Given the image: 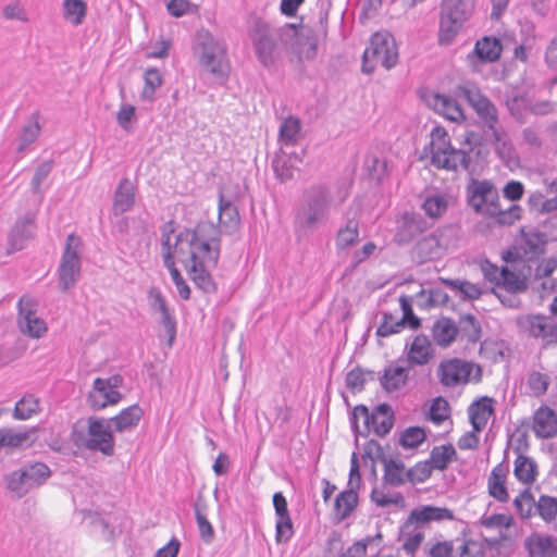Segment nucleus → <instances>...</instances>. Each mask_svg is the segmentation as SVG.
Returning a JSON list of instances; mask_svg holds the SVG:
<instances>
[{
    "instance_id": "obj_1",
    "label": "nucleus",
    "mask_w": 557,
    "mask_h": 557,
    "mask_svg": "<svg viewBox=\"0 0 557 557\" xmlns=\"http://www.w3.org/2000/svg\"><path fill=\"white\" fill-rule=\"evenodd\" d=\"M247 35L258 61L269 69L297 37V24L285 23L277 27L260 16L252 15L247 22Z\"/></svg>"
},
{
    "instance_id": "obj_2",
    "label": "nucleus",
    "mask_w": 557,
    "mask_h": 557,
    "mask_svg": "<svg viewBox=\"0 0 557 557\" xmlns=\"http://www.w3.org/2000/svg\"><path fill=\"white\" fill-rule=\"evenodd\" d=\"M221 227L210 221H199L193 227H185L177 234L185 250L180 249L181 262L218 267L221 255Z\"/></svg>"
},
{
    "instance_id": "obj_3",
    "label": "nucleus",
    "mask_w": 557,
    "mask_h": 557,
    "mask_svg": "<svg viewBox=\"0 0 557 557\" xmlns=\"http://www.w3.org/2000/svg\"><path fill=\"white\" fill-rule=\"evenodd\" d=\"M333 196L325 184L310 186L304 191L296 209L294 227L296 233L308 234L325 226L331 216Z\"/></svg>"
},
{
    "instance_id": "obj_4",
    "label": "nucleus",
    "mask_w": 557,
    "mask_h": 557,
    "mask_svg": "<svg viewBox=\"0 0 557 557\" xmlns=\"http://www.w3.org/2000/svg\"><path fill=\"white\" fill-rule=\"evenodd\" d=\"M468 203L476 213L495 219L499 225H512L520 219L521 208L511 205L503 210L499 205V195L495 186L488 181L473 180L467 187Z\"/></svg>"
},
{
    "instance_id": "obj_5",
    "label": "nucleus",
    "mask_w": 557,
    "mask_h": 557,
    "mask_svg": "<svg viewBox=\"0 0 557 557\" xmlns=\"http://www.w3.org/2000/svg\"><path fill=\"white\" fill-rule=\"evenodd\" d=\"M199 65L219 79L228 75L227 48L223 40L214 37L208 29L196 32L193 46Z\"/></svg>"
},
{
    "instance_id": "obj_6",
    "label": "nucleus",
    "mask_w": 557,
    "mask_h": 557,
    "mask_svg": "<svg viewBox=\"0 0 557 557\" xmlns=\"http://www.w3.org/2000/svg\"><path fill=\"white\" fill-rule=\"evenodd\" d=\"M389 445L383 446L375 440H369L363 446L361 455L362 460L366 458L379 459L383 465V487H399L408 482V469L398 454L389 453Z\"/></svg>"
},
{
    "instance_id": "obj_7",
    "label": "nucleus",
    "mask_w": 557,
    "mask_h": 557,
    "mask_svg": "<svg viewBox=\"0 0 557 557\" xmlns=\"http://www.w3.org/2000/svg\"><path fill=\"white\" fill-rule=\"evenodd\" d=\"M398 62V50L394 37L375 33L362 55L361 71L371 74L377 65L391 70Z\"/></svg>"
},
{
    "instance_id": "obj_8",
    "label": "nucleus",
    "mask_w": 557,
    "mask_h": 557,
    "mask_svg": "<svg viewBox=\"0 0 557 557\" xmlns=\"http://www.w3.org/2000/svg\"><path fill=\"white\" fill-rule=\"evenodd\" d=\"M455 94L471 106L487 128L492 131L495 140H499V134L496 129L498 112L494 103L475 85L466 84L458 86Z\"/></svg>"
},
{
    "instance_id": "obj_9",
    "label": "nucleus",
    "mask_w": 557,
    "mask_h": 557,
    "mask_svg": "<svg viewBox=\"0 0 557 557\" xmlns=\"http://www.w3.org/2000/svg\"><path fill=\"white\" fill-rule=\"evenodd\" d=\"M79 245L81 240L74 234L67 236L65 249L58 269L59 288L61 292H67L73 288L81 277Z\"/></svg>"
},
{
    "instance_id": "obj_10",
    "label": "nucleus",
    "mask_w": 557,
    "mask_h": 557,
    "mask_svg": "<svg viewBox=\"0 0 557 557\" xmlns=\"http://www.w3.org/2000/svg\"><path fill=\"white\" fill-rule=\"evenodd\" d=\"M475 368V374L473 376L474 382L482 380V368L479 364L472 362L451 358L443 360L437 369L440 382L447 387H455L459 384H466L470 381L472 370Z\"/></svg>"
},
{
    "instance_id": "obj_11",
    "label": "nucleus",
    "mask_w": 557,
    "mask_h": 557,
    "mask_svg": "<svg viewBox=\"0 0 557 557\" xmlns=\"http://www.w3.org/2000/svg\"><path fill=\"white\" fill-rule=\"evenodd\" d=\"M88 423V442L86 449L91 451H100L104 456L114 455V430L109 420L100 417H89Z\"/></svg>"
},
{
    "instance_id": "obj_12",
    "label": "nucleus",
    "mask_w": 557,
    "mask_h": 557,
    "mask_svg": "<svg viewBox=\"0 0 557 557\" xmlns=\"http://www.w3.org/2000/svg\"><path fill=\"white\" fill-rule=\"evenodd\" d=\"M519 329L530 337L541 338L543 347L557 344V324L542 314H527L517 321Z\"/></svg>"
},
{
    "instance_id": "obj_13",
    "label": "nucleus",
    "mask_w": 557,
    "mask_h": 557,
    "mask_svg": "<svg viewBox=\"0 0 557 557\" xmlns=\"http://www.w3.org/2000/svg\"><path fill=\"white\" fill-rule=\"evenodd\" d=\"M431 226L432 224L428 223L420 213L406 211L397 220L394 240L399 245H407Z\"/></svg>"
},
{
    "instance_id": "obj_14",
    "label": "nucleus",
    "mask_w": 557,
    "mask_h": 557,
    "mask_svg": "<svg viewBox=\"0 0 557 557\" xmlns=\"http://www.w3.org/2000/svg\"><path fill=\"white\" fill-rule=\"evenodd\" d=\"M18 325L23 334L39 338L47 332L46 322L37 317L35 305L30 300H18Z\"/></svg>"
},
{
    "instance_id": "obj_15",
    "label": "nucleus",
    "mask_w": 557,
    "mask_h": 557,
    "mask_svg": "<svg viewBox=\"0 0 557 557\" xmlns=\"http://www.w3.org/2000/svg\"><path fill=\"white\" fill-rule=\"evenodd\" d=\"M500 287L505 290L519 294L528 289V278L532 276V265L518 267V269L502 267L498 274Z\"/></svg>"
},
{
    "instance_id": "obj_16",
    "label": "nucleus",
    "mask_w": 557,
    "mask_h": 557,
    "mask_svg": "<svg viewBox=\"0 0 557 557\" xmlns=\"http://www.w3.org/2000/svg\"><path fill=\"white\" fill-rule=\"evenodd\" d=\"M35 216L32 213H26L25 216L13 225L8 236L7 252L13 253L24 248L26 240L30 239L35 228Z\"/></svg>"
},
{
    "instance_id": "obj_17",
    "label": "nucleus",
    "mask_w": 557,
    "mask_h": 557,
    "mask_svg": "<svg viewBox=\"0 0 557 557\" xmlns=\"http://www.w3.org/2000/svg\"><path fill=\"white\" fill-rule=\"evenodd\" d=\"M37 428L15 431L12 428L0 429V451L30 447L36 441Z\"/></svg>"
},
{
    "instance_id": "obj_18",
    "label": "nucleus",
    "mask_w": 557,
    "mask_h": 557,
    "mask_svg": "<svg viewBox=\"0 0 557 557\" xmlns=\"http://www.w3.org/2000/svg\"><path fill=\"white\" fill-rule=\"evenodd\" d=\"M528 557H557V537L533 532L524 540Z\"/></svg>"
},
{
    "instance_id": "obj_19",
    "label": "nucleus",
    "mask_w": 557,
    "mask_h": 557,
    "mask_svg": "<svg viewBox=\"0 0 557 557\" xmlns=\"http://www.w3.org/2000/svg\"><path fill=\"white\" fill-rule=\"evenodd\" d=\"M410 369L408 364L385 367L383 373L379 376L381 387L388 394L399 391L407 384Z\"/></svg>"
},
{
    "instance_id": "obj_20",
    "label": "nucleus",
    "mask_w": 557,
    "mask_h": 557,
    "mask_svg": "<svg viewBox=\"0 0 557 557\" xmlns=\"http://www.w3.org/2000/svg\"><path fill=\"white\" fill-rule=\"evenodd\" d=\"M533 431L539 438L557 435V414L547 406L540 407L533 416Z\"/></svg>"
},
{
    "instance_id": "obj_21",
    "label": "nucleus",
    "mask_w": 557,
    "mask_h": 557,
    "mask_svg": "<svg viewBox=\"0 0 557 557\" xmlns=\"http://www.w3.org/2000/svg\"><path fill=\"white\" fill-rule=\"evenodd\" d=\"M547 240V235L543 232L535 230L525 232L524 230H521L520 249L523 252V257L529 262L537 259L545 252Z\"/></svg>"
},
{
    "instance_id": "obj_22",
    "label": "nucleus",
    "mask_w": 557,
    "mask_h": 557,
    "mask_svg": "<svg viewBox=\"0 0 557 557\" xmlns=\"http://www.w3.org/2000/svg\"><path fill=\"white\" fill-rule=\"evenodd\" d=\"M144 417L143 408L134 404L121 410L116 416L109 419L114 432L124 433L135 430Z\"/></svg>"
},
{
    "instance_id": "obj_23",
    "label": "nucleus",
    "mask_w": 557,
    "mask_h": 557,
    "mask_svg": "<svg viewBox=\"0 0 557 557\" xmlns=\"http://www.w3.org/2000/svg\"><path fill=\"white\" fill-rule=\"evenodd\" d=\"M183 264L197 288L206 294H213L216 292V284L210 273L216 267H209V264H196L183 261Z\"/></svg>"
},
{
    "instance_id": "obj_24",
    "label": "nucleus",
    "mask_w": 557,
    "mask_h": 557,
    "mask_svg": "<svg viewBox=\"0 0 557 557\" xmlns=\"http://www.w3.org/2000/svg\"><path fill=\"white\" fill-rule=\"evenodd\" d=\"M135 205V187L124 177L120 181L113 198L112 211L114 215H121L129 211Z\"/></svg>"
},
{
    "instance_id": "obj_25",
    "label": "nucleus",
    "mask_w": 557,
    "mask_h": 557,
    "mask_svg": "<svg viewBox=\"0 0 557 557\" xmlns=\"http://www.w3.org/2000/svg\"><path fill=\"white\" fill-rule=\"evenodd\" d=\"M453 519L454 512L450 509L428 505L413 509L408 517L407 523L423 524L430 521Z\"/></svg>"
},
{
    "instance_id": "obj_26",
    "label": "nucleus",
    "mask_w": 557,
    "mask_h": 557,
    "mask_svg": "<svg viewBox=\"0 0 557 557\" xmlns=\"http://www.w3.org/2000/svg\"><path fill=\"white\" fill-rule=\"evenodd\" d=\"M492 403V398L484 396L469 406L468 413L474 432H481L485 428L487 420L494 410Z\"/></svg>"
},
{
    "instance_id": "obj_27",
    "label": "nucleus",
    "mask_w": 557,
    "mask_h": 557,
    "mask_svg": "<svg viewBox=\"0 0 557 557\" xmlns=\"http://www.w3.org/2000/svg\"><path fill=\"white\" fill-rule=\"evenodd\" d=\"M441 255L440 239L435 234L422 237L412 248V258L419 263H425Z\"/></svg>"
},
{
    "instance_id": "obj_28",
    "label": "nucleus",
    "mask_w": 557,
    "mask_h": 557,
    "mask_svg": "<svg viewBox=\"0 0 557 557\" xmlns=\"http://www.w3.org/2000/svg\"><path fill=\"white\" fill-rule=\"evenodd\" d=\"M431 343L429 338L423 335H417L410 345L407 354L406 362L412 368V366H424L432 358Z\"/></svg>"
},
{
    "instance_id": "obj_29",
    "label": "nucleus",
    "mask_w": 557,
    "mask_h": 557,
    "mask_svg": "<svg viewBox=\"0 0 557 557\" xmlns=\"http://www.w3.org/2000/svg\"><path fill=\"white\" fill-rule=\"evenodd\" d=\"M503 45L496 37H483L475 42L473 53L482 63L496 62L502 54Z\"/></svg>"
},
{
    "instance_id": "obj_30",
    "label": "nucleus",
    "mask_w": 557,
    "mask_h": 557,
    "mask_svg": "<svg viewBox=\"0 0 557 557\" xmlns=\"http://www.w3.org/2000/svg\"><path fill=\"white\" fill-rule=\"evenodd\" d=\"M394 420L392 407L386 403L380 404L373 410V419H370V428L372 426L373 432L377 436L384 437L393 428Z\"/></svg>"
},
{
    "instance_id": "obj_31",
    "label": "nucleus",
    "mask_w": 557,
    "mask_h": 557,
    "mask_svg": "<svg viewBox=\"0 0 557 557\" xmlns=\"http://www.w3.org/2000/svg\"><path fill=\"white\" fill-rule=\"evenodd\" d=\"M471 162L472 160L469 152L462 149L453 148L447 152V154H444L440 159V162H435L432 165L436 169L457 172L459 169L469 171Z\"/></svg>"
},
{
    "instance_id": "obj_32",
    "label": "nucleus",
    "mask_w": 557,
    "mask_h": 557,
    "mask_svg": "<svg viewBox=\"0 0 557 557\" xmlns=\"http://www.w3.org/2000/svg\"><path fill=\"white\" fill-rule=\"evenodd\" d=\"M433 109L453 122L466 120L460 104L449 96L436 94L433 98Z\"/></svg>"
},
{
    "instance_id": "obj_33",
    "label": "nucleus",
    "mask_w": 557,
    "mask_h": 557,
    "mask_svg": "<svg viewBox=\"0 0 557 557\" xmlns=\"http://www.w3.org/2000/svg\"><path fill=\"white\" fill-rule=\"evenodd\" d=\"M473 9L474 0H443L441 13L465 24L472 15Z\"/></svg>"
},
{
    "instance_id": "obj_34",
    "label": "nucleus",
    "mask_w": 557,
    "mask_h": 557,
    "mask_svg": "<svg viewBox=\"0 0 557 557\" xmlns=\"http://www.w3.org/2000/svg\"><path fill=\"white\" fill-rule=\"evenodd\" d=\"M434 342L442 347L449 346L458 335L456 322L450 318H442L437 320L432 327Z\"/></svg>"
},
{
    "instance_id": "obj_35",
    "label": "nucleus",
    "mask_w": 557,
    "mask_h": 557,
    "mask_svg": "<svg viewBox=\"0 0 557 557\" xmlns=\"http://www.w3.org/2000/svg\"><path fill=\"white\" fill-rule=\"evenodd\" d=\"M358 490L354 486L341 492L334 502V511L338 521L347 519L358 505Z\"/></svg>"
},
{
    "instance_id": "obj_36",
    "label": "nucleus",
    "mask_w": 557,
    "mask_h": 557,
    "mask_svg": "<svg viewBox=\"0 0 557 557\" xmlns=\"http://www.w3.org/2000/svg\"><path fill=\"white\" fill-rule=\"evenodd\" d=\"M431 163L440 162V159L447 154L454 147L446 129L442 126H435L431 132Z\"/></svg>"
},
{
    "instance_id": "obj_37",
    "label": "nucleus",
    "mask_w": 557,
    "mask_h": 557,
    "mask_svg": "<svg viewBox=\"0 0 557 557\" xmlns=\"http://www.w3.org/2000/svg\"><path fill=\"white\" fill-rule=\"evenodd\" d=\"M359 240V220L354 216H347L345 225L342 226L336 235V246L345 249L356 245Z\"/></svg>"
},
{
    "instance_id": "obj_38",
    "label": "nucleus",
    "mask_w": 557,
    "mask_h": 557,
    "mask_svg": "<svg viewBox=\"0 0 557 557\" xmlns=\"http://www.w3.org/2000/svg\"><path fill=\"white\" fill-rule=\"evenodd\" d=\"M463 24L458 20L448 17L447 15L440 12V29H438V38L437 42L440 46H449L451 45L459 32L461 30Z\"/></svg>"
},
{
    "instance_id": "obj_39",
    "label": "nucleus",
    "mask_w": 557,
    "mask_h": 557,
    "mask_svg": "<svg viewBox=\"0 0 557 557\" xmlns=\"http://www.w3.org/2000/svg\"><path fill=\"white\" fill-rule=\"evenodd\" d=\"M239 212L236 206L226 200L222 193L219 196V222L230 232L236 230L239 225Z\"/></svg>"
},
{
    "instance_id": "obj_40",
    "label": "nucleus",
    "mask_w": 557,
    "mask_h": 557,
    "mask_svg": "<svg viewBox=\"0 0 557 557\" xmlns=\"http://www.w3.org/2000/svg\"><path fill=\"white\" fill-rule=\"evenodd\" d=\"M30 490L41 486L51 476L50 468L44 462H30L21 468Z\"/></svg>"
},
{
    "instance_id": "obj_41",
    "label": "nucleus",
    "mask_w": 557,
    "mask_h": 557,
    "mask_svg": "<svg viewBox=\"0 0 557 557\" xmlns=\"http://www.w3.org/2000/svg\"><path fill=\"white\" fill-rule=\"evenodd\" d=\"M39 112H34L26 124L22 127L18 135L17 152H23L30 144H33L39 136L41 126L39 124Z\"/></svg>"
},
{
    "instance_id": "obj_42",
    "label": "nucleus",
    "mask_w": 557,
    "mask_h": 557,
    "mask_svg": "<svg viewBox=\"0 0 557 557\" xmlns=\"http://www.w3.org/2000/svg\"><path fill=\"white\" fill-rule=\"evenodd\" d=\"M428 460L433 469L443 471L450 462L457 460V451L451 444L434 446Z\"/></svg>"
},
{
    "instance_id": "obj_43",
    "label": "nucleus",
    "mask_w": 557,
    "mask_h": 557,
    "mask_svg": "<svg viewBox=\"0 0 557 557\" xmlns=\"http://www.w3.org/2000/svg\"><path fill=\"white\" fill-rule=\"evenodd\" d=\"M456 327H458V334H461L469 343L474 344L479 342L482 336L481 324L471 313L461 315L456 323Z\"/></svg>"
},
{
    "instance_id": "obj_44",
    "label": "nucleus",
    "mask_w": 557,
    "mask_h": 557,
    "mask_svg": "<svg viewBox=\"0 0 557 557\" xmlns=\"http://www.w3.org/2000/svg\"><path fill=\"white\" fill-rule=\"evenodd\" d=\"M515 476L524 484H531L536 480L537 466L535 461L524 455H518L515 460Z\"/></svg>"
},
{
    "instance_id": "obj_45",
    "label": "nucleus",
    "mask_w": 557,
    "mask_h": 557,
    "mask_svg": "<svg viewBox=\"0 0 557 557\" xmlns=\"http://www.w3.org/2000/svg\"><path fill=\"white\" fill-rule=\"evenodd\" d=\"M295 39L302 46L301 52L305 53L307 59H313L315 57L318 37L313 28L297 24V37Z\"/></svg>"
},
{
    "instance_id": "obj_46",
    "label": "nucleus",
    "mask_w": 557,
    "mask_h": 557,
    "mask_svg": "<svg viewBox=\"0 0 557 557\" xmlns=\"http://www.w3.org/2000/svg\"><path fill=\"white\" fill-rule=\"evenodd\" d=\"M5 488L16 498H22L29 493L30 487L26 482L25 474L21 469L14 470L3 475Z\"/></svg>"
},
{
    "instance_id": "obj_47",
    "label": "nucleus",
    "mask_w": 557,
    "mask_h": 557,
    "mask_svg": "<svg viewBox=\"0 0 557 557\" xmlns=\"http://www.w3.org/2000/svg\"><path fill=\"white\" fill-rule=\"evenodd\" d=\"M272 169L275 173V176L281 182H286L293 178L294 171L298 170V166L292 162L290 158H287V153L281 149L272 160Z\"/></svg>"
},
{
    "instance_id": "obj_48",
    "label": "nucleus",
    "mask_w": 557,
    "mask_h": 557,
    "mask_svg": "<svg viewBox=\"0 0 557 557\" xmlns=\"http://www.w3.org/2000/svg\"><path fill=\"white\" fill-rule=\"evenodd\" d=\"M536 515L545 523L557 525V497L550 495H541L536 500Z\"/></svg>"
},
{
    "instance_id": "obj_49",
    "label": "nucleus",
    "mask_w": 557,
    "mask_h": 557,
    "mask_svg": "<svg viewBox=\"0 0 557 557\" xmlns=\"http://www.w3.org/2000/svg\"><path fill=\"white\" fill-rule=\"evenodd\" d=\"M422 209L429 218L436 220L447 211L448 196L445 194L428 196L422 203Z\"/></svg>"
},
{
    "instance_id": "obj_50",
    "label": "nucleus",
    "mask_w": 557,
    "mask_h": 557,
    "mask_svg": "<svg viewBox=\"0 0 557 557\" xmlns=\"http://www.w3.org/2000/svg\"><path fill=\"white\" fill-rule=\"evenodd\" d=\"M63 17L73 25H81L87 14V4L84 0H63Z\"/></svg>"
},
{
    "instance_id": "obj_51",
    "label": "nucleus",
    "mask_w": 557,
    "mask_h": 557,
    "mask_svg": "<svg viewBox=\"0 0 557 557\" xmlns=\"http://www.w3.org/2000/svg\"><path fill=\"white\" fill-rule=\"evenodd\" d=\"M506 107L509 110L511 116L520 124L527 123L529 109V99L524 95H515L507 98Z\"/></svg>"
},
{
    "instance_id": "obj_52",
    "label": "nucleus",
    "mask_w": 557,
    "mask_h": 557,
    "mask_svg": "<svg viewBox=\"0 0 557 557\" xmlns=\"http://www.w3.org/2000/svg\"><path fill=\"white\" fill-rule=\"evenodd\" d=\"M39 410L40 408L38 398L32 394H27L23 396L18 401H16L13 409V418L22 421L27 420Z\"/></svg>"
},
{
    "instance_id": "obj_53",
    "label": "nucleus",
    "mask_w": 557,
    "mask_h": 557,
    "mask_svg": "<svg viewBox=\"0 0 557 557\" xmlns=\"http://www.w3.org/2000/svg\"><path fill=\"white\" fill-rule=\"evenodd\" d=\"M123 398V395L113 388L103 392H94L89 394V404L94 410H101L109 405H115Z\"/></svg>"
},
{
    "instance_id": "obj_54",
    "label": "nucleus",
    "mask_w": 557,
    "mask_h": 557,
    "mask_svg": "<svg viewBox=\"0 0 557 557\" xmlns=\"http://www.w3.org/2000/svg\"><path fill=\"white\" fill-rule=\"evenodd\" d=\"M301 129V124L298 117L295 116H288L286 117L281 126L278 132V139L282 141L285 146L288 145H295L299 133Z\"/></svg>"
},
{
    "instance_id": "obj_55",
    "label": "nucleus",
    "mask_w": 557,
    "mask_h": 557,
    "mask_svg": "<svg viewBox=\"0 0 557 557\" xmlns=\"http://www.w3.org/2000/svg\"><path fill=\"white\" fill-rule=\"evenodd\" d=\"M513 506L521 519H529L536 513V500L530 488H524L513 499Z\"/></svg>"
},
{
    "instance_id": "obj_56",
    "label": "nucleus",
    "mask_w": 557,
    "mask_h": 557,
    "mask_svg": "<svg viewBox=\"0 0 557 557\" xmlns=\"http://www.w3.org/2000/svg\"><path fill=\"white\" fill-rule=\"evenodd\" d=\"M399 304L403 310V318L398 320L395 326H408L411 330H418L421 326V320L414 314L410 298L400 296Z\"/></svg>"
},
{
    "instance_id": "obj_57",
    "label": "nucleus",
    "mask_w": 557,
    "mask_h": 557,
    "mask_svg": "<svg viewBox=\"0 0 557 557\" xmlns=\"http://www.w3.org/2000/svg\"><path fill=\"white\" fill-rule=\"evenodd\" d=\"M144 79L145 86L140 96L144 100L152 101L154 99L156 89L162 85L161 73L156 67L147 69Z\"/></svg>"
},
{
    "instance_id": "obj_58",
    "label": "nucleus",
    "mask_w": 557,
    "mask_h": 557,
    "mask_svg": "<svg viewBox=\"0 0 557 557\" xmlns=\"http://www.w3.org/2000/svg\"><path fill=\"white\" fill-rule=\"evenodd\" d=\"M425 431L420 426H409L401 432L399 445L404 448H416L425 441Z\"/></svg>"
},
{
    "instance_id": "obj_59",
    "label": "nucleus",
    "mask_w": 557,
    "mask_h": 557,
    "mask_svg": "<svg viewBox=\"0 0 557 557\" xmlns=\"http://www.w3.org/2000/svg\"><path fill=\"white\" fill-rule=\"evenodd\" d=\"M449 414L450 407L448 401L442 396L434 398L430 406L429 419L435 424H441L449 418Z\"/></svg>"
},
{
    "instance_id": "obj_60",
    "label": "nucleus",
    "mask_w": 557,
    "mask_h": 557,
    "mask_svg": "<svg viewBox=\"0 0 557 557\" xmlns=\"http://www.w3.org/2000/svg\"><path fill=\"white\" fill-rule=\"evenodd\" d=\"M444 284L451 287L453 289L459 290L466 299L475 300L482 295V289L468 281L459 280H443Z\"/></svg>"
},
{
    "instance_id": "obj_61",
    "label": "nucleus",
    "mask_w": 557,
    "mask_h": 557,
    "mask_svg": "<svg viewBox=\"0 0 557 557\" xmlns=\"http://www.w3.org/2000/svg\"><path fill=\"white\" fill-rule=\"evenodd\" d=\"M370 498L379 507H387L389 505H396L398 507L405 506V498L401 493L387 496L383 491H380L376 485L372 488Z\"/></svg>"
},
{
    "instance_id": "obj_62",
    "label": "nucleus",
    "mask_w": 557,
    "mask_h": 557,
    "mask_svg": "<svg viewBox=\"0 0 557 557\" xmlns=\"http://www.w3.org/2000/svg\"><path fill=\"white\" fill-rule=\"evenodd\" d=\"M181 248L185 250L184 243L177 242V236L173 244L171 243V239L168 240L165 238L164 240H161V257L165 268L175 264V253L180 255Z\"/></svg>"
},
{
    "instance_id": "obj_63",
    "label": "nucleus",
    "mask_w": 557,
    "mask_h": 557,
    "mask_svg": "<svg viewBox=\"0 0 557 557\" xmlns=\"http://www.w3.org/2000/svg\"><path fill=\"white\" fill-rule=\"evenodd\" d=\"M366 168L371 180L381 183L387 174V162L377 157L366 160Z\"/></svg>"
},
{
    "instance_id": "obj_64",
    "label": "nucleus",
    "mask_w": 557,
    "mask_h": 557,
    "mask_svg": "<svg viewBox=\"0 0 557 557\" xmlns=\"http://www.w3.org/2000/svg\"><path fill=\"white\" fill-rule=\"evenodd\" d=\"M433 468L429 460L420 461L408 469V482L416 484L426 481L432 474Z\"/></svg>"
}]
</instances>
